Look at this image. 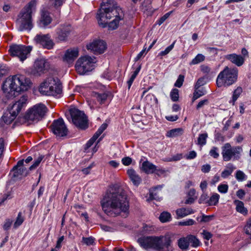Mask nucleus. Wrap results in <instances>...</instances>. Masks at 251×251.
<instances>
[{
  "mask_svg": "<svg viewBox=\"0 0 251 251\" xmlns=\"http://www.w3.org/2000/svg\"><path fill=\"white\" fill-rule=\"evenodd\" d=\"M105 213L108 214L111 210L117 214L128 211L129 205L127 196L123 188L114 186L106 192L100 201Z\"/></svg>",
  "mask_w": 251,
  "mask_h": 251,
  "instance_id": "nucleus-1",
  "label": "nucleus"
},
{
  "mask_svg": "<svg viewBox=\"0 0 251 251\" xmlns=\"http://www.w3.org/2000/svg\"><path fill=\"white\" fill-rule=\"evenodd\" d=\"M124 16L123 10L114 4L113 0H103L97 13L98 23L103 28L107 26L108 20L115 18L108 24V27L111 30L118 27L120 21L123 19Z\"/></svg>",
  "mask_w": 251,
  "mask_h": 251,
  "instance_id": "nucleus-2",
  "label": "nucleus"
},
{
  "mask_svg": "<svg viewBox=\"0 0 251 251\" xmlns=\"http://www.w3.org/2000/svg\"><path fill=\"white\" fill-rule=\"evenodd\" d=\"M31 84L30 80L24 75H15L7 77L3 82L2 90L5 96L10 99L15 96L16 93L26 91Z\"/></svg>",
  "mask_w": 251,
  "mask_h": 251,
  "instance_id": "nucleus-3",
  "label": "nucleus"
},
{
  "mask_svg": "<svg viewBox=\"0 0 251 251\" xmlns=\"http://www.w3.org/2000/svg\"><path fill=\"white\" fill-rule=\"evenodd\" d=\"M138 242L144 249H153L156 251H172V240L168 235L160 237L144 236L138 239Z\"/></svg>",
  "mask_w": 251,
  "mask_h": 251,
  "instance_id": "nucleus-4",
  "label": "nucleus"
},
{
  "mask_svg": "<svg viewBox=\"0 0 251 251\" xmlns=\"http://www.w3.org/2000/svg\"><path fill=\"white\" fill-rule=\"evenodd\" d=\"M36 1L31 0L21 11L19 15L20 25L19 29L21 31L30 30L33 26L32 14L36 11Z\"/></svg>",
  "mask_w": 251,
  "mask_h": 251,
  "instance_id": "nucleus-5",
  "label": "nucleus"
},
{
  "mask_svg": "<svg viewBox=\"0 0 251 251\" xmlns=\"http://www.w3.org/2000/svg\"><path fill=\"white\" fill-rule=\"evenodd\" d=\"M238 72L237 69L226 66L218 74L216 80V85L218 88H227L234 84L237 80Z\"/></svg>",
  "mask_w": 251,
  "mask_h": 251,
  "instance_id": "nucleus-6",
  "label": "nucleus"
},
{
  "mask_svg": "<svg viewBox=\"0 0 251 251\" xmlns=\"http://www.w3.org/2000/svg\"><path fill=\"white\" fill-rule=\"evenodd\" d=\"M39 91L43 95L57 96L62 92V86L58 78L49 77L41 83Z\"/></svg>",
  "mask_w": 251,
  "mask_h": 251,
  "instance_id": "nucleus-7",
  "label": "nucleus"
},
{
  "mask_svg": "<svg viewBox=\"0 0 251 251\" xmlns=\"http://www.w3.org/2000/svg\"><path fill=\"white\" fill-rule=\"evenodd\" d=\"M27 100V97L23 96L8 108V111L5 113L2 117L5 124L9 125L14 121L22 108L25 107Z\"/></svg>",
  "mask_w": 251,
  "mask_h": 251,
  "instance_id": "nucleus-8",
  "label": "nucleus"
},
{
  "mask_svg": "<svg viewBox=\"0 0 251 251\" xmlns=\"http://www.w3.org/2000/svg\"><path fill=\"white\" fill-rule=\"evenodd\" d=\"M47 108L42 103H38L34 105L27 111L23 118L25 122L30 124L31 122H37L42 120L46 113Z\"/></svg>",
  "mask_w": 251,
  "mask_h": 251,
  "instance_id": "nucleus-9",
  "label": "nucleus"
},
{
  "mask_svg": "<svg viewBox=\"0 0 251 251\" xmlns=\"http://www.w3.org/2000/svg\"><path fill=\"white\" fill-rule=\"evenodd\" d=\"M223 160L229 161L231 160H238L241 158V152L243 151L241 146L232 147L230 143H226L222 147Z\"/></svg>",
  "mask_w": 251,
  "mask_h": 251,
  "instance_id": "nucleus-10",
  "label": "nucleus"
},
{
  "mask_svg": "<svg viewBox=\"0 0 251 251\" xmlns=\"http://www.w3.org/2000/svg\"><path fill=\"white\" fill-rule=\"evenodd\" d=\"M96 62L94 57L87 55L81 57L75 63V70L79 74L84 75L93 69V65Z\"/></svg>",
  "mask_w": 251,
  "mask_h": 251,
  "instance_id": "nucleus-11",
  "label": "nucleus"
},
{
  "mask_svg": "<svg viewBox=\"0 0 251 251\" xmlns=\"http://www.w3.org/2000/svg\"><path fill=\"white\" fill-rule=\"evenodd\" d=\"M70 113L73 124L77 128L84 130L88 127V120L83 111L76 108H73L70 109Z\"/></svg>",
  "mask_w": 251,
  "mask_h": 251,
  "instance_id": "nucleus-12",
  "label": "nucleus"
},
{
  "mask_svg": "<svg viewBox=\"0 0 251 251\" xmlns=\"http://www.w3.org/2000/svg\"><path fill=\"white\" fill-rule=\"evenodd\" d=\"M31 48L22 45H13L10 46L9 52L11 55L18 57L21 61L27 58V55L30 52Z\"/></svg>",
  "mask_w": 251,
  "mask_h": 251,
  "instance_id": "nucleus-13",
  "label": "nucleus"
},
{
  "mask_svg": "<svg viewBox=\"0 0 251 251\" xmlns=\"http://www.w3.org/2000/svg\"><path fill=\"white\" fill-rule=\"evenodd\" d=\"M50 128L54 134L58 137L66 136L68 133V128L62 118L54 120L51 125Z\"/></svg>",
  "mask_w": 251,
  "mask_h": 251,
  "instance_id": "nucleus-14",
  "label": "nucleus"
},
{
  "mask_svg": "<svg viewBox=\"0 0 251 251\" xmlns=\"http://www.w3.org/2000/svg\"><path fill=\"white\" fill-rule=\"evenodd\" d=\"M50 64L45 58L37 59L34 65L33 74L35 75H40L47 73L50 69Z\"/></svg>",
  "mask_w": 251,
  "mask_h": 251,
  "instance_id": "nucleus-15",
  "label": "nucleus"
},
{
  "mask_svg": "<svg viewBox=\"0 0 251 251\" xmlns=\"http://www.w3.org/2000/svg\"><path fill=\"white\" fill-rule=\"evenodd\" d=\"M34 40L37 44L48 50L51 49L54 45L53 41L50 39V36L48 34H38L35 36Z\"/></svg>",
  "mask_w": 251,
  "mask_h": 251,
  "instance_id": "nucleus-16",
  "label": "nucleus"
},
{
  "mask_svg": "<svg viewBox=\"0 0 251 251\" xmlns=\"http://www.w3.org/2000/svg\"><path fill=\"white\" fill-rule=\"evenodd\" d=\"M106 48V43L102 40H96L87 45V49L95 54L103 53Z\"/></svg>",
  "mask_w": 251,
  "mask_h": 251,
  "instance_id": "nucleus-17",
  "label": "nucleus"
},
{
  "mask_svg": "<svg viewBox=\"0 0 251 251\" xmlns=\"http://www.w3.org/2000/svg\"><path fill=\"white\" fill-rule=\"evenodd\" d=\"M24 160H19L18 161L17 165L13 168V176L14 177H18L20 176H26L28 175L29 172L26 168L24 166Z\"/></svg>",
  "mask_w": 251,
  "mask_h": 251,
  "instance_id": "nucleus-18",
  "label": "nucleus"
},
{
  "mask_svg": "<svg viewBox=\"0 0 251 251\" xmlns=\"http://www.w3.org/2000/svg\"><path fill=\"white\" fill-rule=\"evenodd\" d=\"M71 31L70 25H61L57 29V38L60 41L66 40Z\"/></svg>",
  "mask_w": 251,
  "mask_h": 251,
  "instance_id": "nucleus-19",
  "label": "nucleus"
},
{
  "mask_svg": "<svg viewBox=\"0 0 251 251\" xmlns=\"http://www.w3.org/2000/svg\"><path fill=\"white\" fill-rule=\"evenodd\" d=\"M78 56V50L76 48L67 50L63 57V61L71 64Z\"/></svg>",
  "mask_w": 251,
  "mask_h": 251,
  "instance_id": "nucleus-20",
  "label": "nucleus"
},
{
  "mask_svg": "<svg viewBox=\"0 0 251 251\" xmlns=\"http://www.w3.org/2000/svg\"><path fill=\"white\" fill-rule=\"evenodd\" d=\"M226 58L238 67L241 66L245 62V59L243 56L235 53L227 55Z\"/></svg>",
  "mask_w": 251,
  "mask_h": 251,
  "instance_id": "nucleus-21",
  "label": "nucleus"
},
{
  "mask_svg": "<svg viewBox=\"0 0 251 251\" xmlns=\"http://www.w3.org/2000/svg\"><path fill=\"white\" fill-rule=\"evenodd\" d=\"M195 213V211L190 207H182L178 208L176 211V219L182 218L190 214Z\"/></svg>",
  "mask_w": 251,
  "mask_h": 251,
  "instance_id": "nucleus-22",
  "label": "nucleus"
},
{
  "mask_svg": "<svg viewBox=\"0 0 251 251\" xmlns=\"http://www.w3.org/2000/svg\"><path fill=\"white\" fill-rule=\"evenodd\" d=\"M141 169L146 174H152L156 170V166L147 160L143 162Z\"/></svg>",
  "mask_w": 251,
  "mask_h": 251,
  "instance_id": "nucleus-23",
  "label": "nucleus"
},
{
  "mask_svg": "<svg viewBox=\"0 0 251 251\" xmlns=\"http://www.w3.org/2000/svg\"><path fill=\"white\" fill-rule=\"evenodd\" d=\"M127 174L130 180L135 185L137 186L140 183L141 179L136 174L134 170L132 169L127 170Z\"/></svg>",
  "mask_w": 251,
  "mask_h": 251,
  "instance_id": "nucleus-24",
  "label": "nucleus"
},
{
  "mask_svg": "<svg viewBox=\"0 0 251 251\" xmlns=\"http://www.w3.org/2000/svg\"><path fill=\"white\" fill-rule=\"evenodd\" d=\"M236 205V210L239 213L242 214L244 215H246L248 214V210L244 207L243 202L239 200H235L234 201Z\"/></svg>",
  "mask_w": 251,
  "mask_h": 251,
  "instance_id": "nucleus-25",
  "label": "nucleus"
},
{
  "mask_svg": "<svg viewBox=\"0 0 251 251\" xmlns=\"http://www.w3.org/2000/svg\"><path fill=\"white\" fill-rule=\"evenodd\" d=\"M243 92V89L241 87H237L233 92V94L231 100L229 101L230 103H232V105L235 104V103L238 98L240 97Z\"/></svg>",
  "mask_w": 251,
  "mask_h": 251,
  "instance_id": "nucleus-26",
  "label": "nucleus"
},
{
  "mask_svg": "<svg viewBox=\"0 0 251 251\" xmlns=\"http://www.w3.org/2000/svg\"><path fill=\"white\" fill-rule=\"evenodd\" d=\"M92 96L96 99L100 103L102 104L107 99V94L105 93H99L96 92H93Z\"/></svg>",
  "mask_w": 251,
  "mask_h": 251,
  "instance_id": "nucleus-27",
  "label": "nucleus"
},
{
  "mask_svg": "<svg viewBox=\"0 0 251 251\" xmlns=\"http://www.w3.org/2000/svg\"><path fill=\"white\" fill-rule=\"evenodd\" d=\"M235 167L231 163H229L226 166V169L224 170L221 173V176L226 178L231 175Z\"/></svg>",
  "mask_w": 251,
  "mask_h": 251,
  "instance_id": "nucleus-28",
  "label": "nucleus"
},
{
  "mask_svg": "<svg viewBox=\"0 0 251 251\" xmlns=\"http://www.w3.org/2000/svg\"><path fill=\"white\" fill-rule=\"evenodd\" d=\"M178 246L183 251L188 249L189 244L187 239V236L186 237L181 238L178 240Z\"/></svg>",
  "mask_w": 251,
  "mask_h": 251,
  "instance_id": "nucleus-29",
  "label": "nucleus"
},
{
  "mask_svg": "<svg viewBox=\"0 0 251 251\" xmlns=\"http://www.w3.org/2000/svg\"><path fill=\"white\" fill-rule=\"evenodd\" d=\"M183 129L181 128H174L167 132L166 136L168 137H175L182 135Z\"/></svg>",
  "mask_w": 251,
  "mask_h": 251,
  "instance_id": "nucleus-30",
  "label": "nucleus"
},
{
  "mask_svg": "<svg viewBox=\"0 0 251 251\" xmlns=\"http://www.w3.org/2000/svg\"><path fill=\"white\" fill-rule=\"evenodd\" d=\"M220 195L217 193L213 194L207 201L208 204L209 206L216 205L219 202Z\"/></svg>",
  "mask_w": 251,
  "mask_h": 251,
  "instance_id": "nucleus-31",
  "label": "nucleus"
},
{
  "mask_svg": "<svg viewBox=\"0 0 251 251\" xmlns=\"http://www.w3.org/2000/svg\"><path fill=\"white\" fill-rule=\"evenodd\" d=\"M187 239L189 241V244H191V246L196 248L200 245V242L196 238V237L193 235H189L187 236Z\"/></svg>",
  "mask_w": 251,
  "mask_h": 251,
  "instance_id": "nucleus-32",
  "label": "nucleus"
},
{
  "mask_svg": "<svg viewBox=\"0 0 251 251\" xmlns=\"http://www.w3.org/2000/svg\"><path fill=\"white\" fill-rule=\"evenodd\" d=\"M51 22V18L49 15L44 12L42 15L41 23L44 25L46 26L49 25Z\"/></svg>",
  "mask_w": 251,
  "mask_h": 251,
  "instance_id": "nucleus-33",
  "label": "nucleus"
},
{
  "mask_svg": "<svg viewBox=\"0 0 251 251\" xmlns=\"http://www.w3.org/2000/svg\"><path fill=\"white\" fill-rule=\"evenodd\" d=\"M171 215L168 212H163L159 216V220L162 223L167 222L170 221Z\"/></svg>",
  "mask_w": 251,
  "mask_h": 251,
  "instance_id": "nucleus-34",
  "label": "nucleus"
},
{
  "mask_svg": "<svg viewBox=\"0 0 251 251\" xmlns=\"http://www.w3.org/2000/svg\"><path fill=\"white\" fill-rule=\"evenodd\" d=\"M205 59V56L202 54H198L197 56L191 61L190 63V65H196L198 64L202 61H203Z\"/></svg>",
  "mask_w": 251,
  "mask_h": 251,
  "instance_id": "nucleus-35",
  "label": "nucleus"
},
{
  "mask_svg": "<svg viewBox=\"0 0 251 251\" xmlns=\"http://www.w3.org/2000/svg\"><path fill=\"white\" fill-rule=\"evenodd\" d=\"M208 137V134L206 133L200 134L198 138V144L203 146L206 143V139Z\"/></svg>",
  "mask_w": 251,
  "mask_h": 251,
  "instance_id": "nucleus-36",
  "label": "nucleus"
},
{
  "mask_svg": "<svg viewBox=\"0 0 251 251\" xmlns=\"http://www.w3.org/2000/svg\"><path fill=\"white\" fill-rule=\"evenodd\" d=\"M44 156L39 155L38 158L34 161V163L29 168V170L31 171L36 168L43 159Z\"/></svg>",
  "mask_w": 251,
  "mask_h": 251,
  "instance_id": "nucleus-37",
  "label": "nucleus"
},
{
  "mask_svg": "<svg viewBox=\"0 0 251 251\" xmlns=\"http://www.w3.org/2000/svg\"><path fill=\"white\" fill-rule=\"evenodd\" d=\"M22 215V212H19V213L18 214V216L16 218V220L14 224V227L15 228H17L18 226H19L20 225H21L22 224V223H23L24 219Z\"/></svg>",
  "mask_w": 251,
  "mask_h": 251,
  "instance_id": "nucleus-38",
  "label": "nucleus"
},
{
  "mask_svg": "<svg viewBox=\"0 0 251 251\" xmlns=\"http://www.w3.org/2000/svg\"><path fill=\"white\" fill-rule=\"evenodd\" d=\"M178 90L177 89L175 88L173 89L170 93V97L171 100L173 101H176L178 100L179 98V94H178Z\"/></svg>",
  "mask_w": 251,
  "mask_h": 251,
  "instance_id": "nucleus-39",
  "label": "nucleus"
},
{
  "mask_svg": "<svg viewBox=\"0 0 251 251\" xmlns=\"http://www.w3.org/2000/svg\"><path fill=\"white\" fill-rule=\"evenodd\" d=\"M95 239L91 236L89 237H83L82 239V242L87 246L93 245L95 243Z\"/></svg>",
  "mask_w": 251,
  "mask_h": 251,
  "instance_id": "nucleus-40",
  "label": "nucleus"
},
{
  "mask_svg": "<svg viewBox=\"0 0 251 251\" xmlns=\"http://www.w3.org/2000/svg\"><path fill=\"white\" fill-rule=\"evenodd\" d=\"M175 44V41H174L171 45L168 46L164 50L161 51L158 54L160 56H165L168 54L174 48Z\"/></svg>",
  "mask_w": 251,
  "mask_h": 251,
  "instance_id": "nucleus-41",
  "label": "nucleus"
},
{
  "mask_svg": "<svg viewBox=\"0 0 251 251\" xmlns=\"http://www.w3.org/2000/svg\"><path fill=\"white\" fill-rule=\"evenodd\" d=\"M235 177L237 180L242 181L246 179V176L243 172L240 170H238L236 172Z\"/></svg>",
  "mask_w": 251,
  "mask_h": 251,
  "instance_id": "nucleus-42",
  "label": "nucleus"
},
{
  "mask_svg": "<svg viewBox=\"0 0 251 251\" xmlns=\"http://www.w3.org/2000/svg\"><path fill=\"white\" fill-rule=\"evenodd\" d=\"M209 154L214 158H217L219 156L218 153V148L216 147H213L209 151Z\"/></svg>",
  "mask_w": 251,
  "mask_h": 251,
  "instance_id": "nucleus-43",
  "label": "nucleus"
},
{
  "mask_svg": "<svg viewBox=\"0 0 251 251\" xmlns=\"http://www.w3.org/2000/svg\"><path fill=\"white\" fill-rule=\"evenodd\" d=\"M184 80V76L183 75H180L175 83V86L178 88L181 87L183 84Z\"/></svg>",
  "mask_w": 251,
  "mask_h": 251,
  "instance_id": "nucleus-44",
  "label": "nucleus"
},
{
  "mask_svg": "<svg viewBox=\"0 0 251 251\" xmlns=\"http://www.w3.org/2000/svg\"><path fill=\"white\" fill-rule=\"evenodd\" d=\"M204 95V93L201 90L195 89V92L193 94V100L194 101L196 100L199 98L200 97Z\"/></svg>",
  "mask_w": 251,
  "mask_h": 251,
  "instance_id": "nucleus-45",
  "label": "nucleus"
},
{
  "mask_svg": "<svg viewBox=\"0 0 251 251\" xmlns=\"http://www.w3.org/2000/svg\"><path fill=\"white\" fill-rule=\"evenodd\" d=\"M228 186L227 184H221L218 187V190L221 193L225 194L227 192Z\"/></svg>",
  "mask_w": 251,
  "mask_h": 251,
  "instance_id": "nucleus-46",
  "label": "nucleus"
},
{
  "mask_svg": "<svg viewBox=\"0 0 251 251\" xmlns=\"http://www.w3.org/2000/svg\"><path fill=\"white\" fill-rule=\"evenodd\" d=\"M195 223V222L193 219H189L185 221L179 222L178 225L181 226H192Z\"/></svg>",
  "mask_w": 251,
  "mask_h": 251,
  "instance_id": "nucleus-47",
  "label": "nucleus"
},
{
  "mask_svg": "<svg viewBox=\"0 0 251 251\" xmlns=\"http://www.w3.org/2000/svg\"><path fill=\"white\" fill-rule=\"evenodd\" d=\"M205 83L206 82L205 81V78L204 77L200 78L199 79H198V80H197V81L195 84V89H199V88L201 86L204 85L205 84Z\"/></svg>",
  "mask_w": 251,
  "mask_h": 251,
  "instance_id": "nucleus-48",
  "label": "nucleus"
},
{
  "mask_svg": "<svg viewBox=\"0 0 251 251\" xmlns=\"http://www.w3.org/2000/svg\"><path fill=\"white\" fill-rule=\"evenodd\" d=\"M8 72V68L5 65H0V77L6 75Z\"/></svg>",
  "mask_w": 251,
  "mask_h": 251,
  "instance_id": "nucleus-49",
  "label": "nucleus"
},
{
  "mask_svg": "<svg viewBox=\"0 0 251 251\" xmlns=\"http://www.w3.org/2000/svg\"><path fill=\"white\" fill-rule=\"evenodd\" d=\"M208 196L207 194L203 193L200 197L199 200V203H207V202L208 200Z\"/></svg>",
  "mask_w": 251,
  "mask_h": 251,
  "instance_id": "nucleus-50",
  "label": "nucleus"
},
{
  "mask_svg": "<svg viewBox=\"0 0 251 251\" xmlns=\"http://www.w3.org/2000/svg\"><path fill=\"white\" fill-rule=\"evenodd\" d=\"M12 222H13L12 220H11L9 219H6L4 222L3 226V228L4 230H9L11 226Z\"/></svg>",
  "mask_w": 251,
  "mask_h": 251,
  "instance_id": "nucleus-51",
  "label": "nucleus"
},
{
  "mask_svg": "<svg viewBox=\"0 0 251 251\" xmlns=\"http://www.w3.org/2000/svg\"><path fill=\"white\" fill-rule=\"evenodd\" d=\"M182 158V154L181 153H177L176 155L173 156L171 158H170L168 161H176L180 160Z\"/></svg>",
  "mask_w": 251,
  "mask_h": 251,
  "instance_id": "nucleus-52",
  "label": "nucleus"
},
{
  "mask_svg": "<svg viewBox=\"0 0 251 251\" xmlns=\"http://www.w3.org/2000/svg\"><path fill=\"white\" fill-rule=\"evenodd\" d=\"M201 70L203 73L208 74L210 72L211 68L207 65H202L201 66Z\"/></svg>",
  "mask_w": 251,
  "mask_h": 251,
  "instance_id": "nucleus-53",
  "label": "nucleus"
},
{
  "mask_svg": "<svg viewBox=\"0 0 251 251\" xmlns=\"http://www.w3.org/2000/svg\"><path fill=\"white\" fill-rule=\"evenodd\" d=\"M132 162V159L129 157H125L122 158V162L125 166L129 165Z\"/></svg>",
  "mask_w": 251,
  "mask_h": 251,
  "instance_id": "nucleus-54",
  "label": "nucleus"
},
{
  "mask_svg": "<svg viewBox=\"0 0 251 251\" xmlns=\"http://www.w3.org/2000/svg\"><path fill=\"white\" fill-rule=\"evenodd\" d=\"M208 103V100L207 99H205L202 100H201L197 105V109H199L200 108L203 107L204 105H207Z\"/></svg>",
  "mask_w": 251,
  "mask_h": 251,
  "instance_id": "nucleus-55",
  "label": "nucleus"
},
{
  "mask_svg": "<svg viewBox=\"0 0 251 251\" xmlns=\"http://www.w3.org/2000/svg\"><path fill=\"white\" fill-rule=\"evenodd\" d=\"M245 194L246 193L243 189H239L236 192V196L241 200L244 198Z\"/></svg>",
  "mask_w": 251,
  "mask_h": 251,
  "instance_id": "nucleus-56",
  "label": "nucleus"
},
{
  "mask_svg": "<svg viewBox=\"0 0 251 251\" xmlns=\"http://www.w3.org/2000/svg\"><path fill=\"white\" fill-rule=\"evenodd\" d=\"M197 199V197H189L185 201L184 203L185 204H191L193 203Z\"/></svg>",
  "mask_w": 251,
  "mask_h": 251,
  "instance_id": "nucleus-57",
  "label": "nucleus"
},
{
  "mask_svg": "<svg viewBox=\"0 0 251 251\" xmlns=\"http://www.w3.org/2000/svg\"><path fill=\"white\" fill-rule=\"evenodd\" d=\"M202 234L203 238L207 240H209L212 236V234L211 233L205 230H203Z\"/></svg>",
  "mask_w": 251,
  "mask_h": 251,
  "instance_id": "nucleus-58",
  "label": "nucleus"
},
{
  "mask_svg": "<svg viewBox=\"0 0 251 251\" xmlns=\"http://www.w3.org/2000/svg\"><path fill=\"white\" fill-rule=\"evenodd\" d=\"M211 169V166L209 164L204 165L201 167V171L203 173H208Z\"/></svg>",
  "mask_w": 251,
  "mask_h": 251,
  "instance_id": "nucleus-59",
  "label": "nucleus"
},
{
  "mask_svg": "<svg viewBox=\"0 0 251 251\" xmlns=\"http://www.w3.org/2000/svg\"><path fill=\"white\" fill-rule=\"evenodd\" d=\"M65 0H54V6L57 8L61 6L64 2Z\"/></svg>",
  "mask_w": 251,
  "mask_h": 251,
  "instance_id": "nucleus-60",
  "label": "nucleus"
},
{
  "mask_svg": "<svg viewBox=\"0 0 251 251\" xmlns=\"http://www.w3.org/2000/svg\"><path fill=\"white\" fill-rule=\"evenodd\" d=\"M197 156V153L194 151L189 152V154L187 156V159H192L195 158Z\"/></svg>",
  "mask_w": 251,
  "mask_h": 251,
  "instance_id": "nucleus-61",
  "label": "nucleus"
},
{
  "mask_svg": "<svg viewBox=\"0 0 251 251\" xmlns=\"http://www.w3.org/2000/svg\"><path fill=\"white\" fill-rule=\"evenodd\" d=\"M146 50V48H145L141 51H140L135 58V61L138 60L142 56H143L144 54H146L148 51L147 50Z\"/></svg>",
  "mask_w": 251,
  "mask_h": 251,
  "instance_id": "nucleus-62",
  "label": "nucleus"
},
{
  "mask_svg": "<svg viewBox=\"0 0 251 251\" xmlns=\"http://www.w3.org/2000/svg\"><path fill=\"white\" fill-rule=\"evenodd\" d=\"M166 119L168 121H169L174 122V121H176L178 119V116H177V115H175V116H172V115L167 116H166Z\"/></svg>",
  "mask_w": 251,
  "mask_h": 251,
  "instance_id": "nucleus-63",
  "label": "nucleus"
},
{
  "mask_svg": "<svg viewBox=\"0 0 251 251\" xmlns=\"http://www.w3.org/2000/svg\"><path fill=\"white\" fill-rule=\"evenodd\" d=\"M107 124L106 123L102 124L101 126L99 128L98 131L101 134L107 128Z\"/></svg>",
  "mask_w": 251,
  "mask_h": 251,
  "instance_id": "nucleus-64",
  "label": "nucleus"
}]
</instances>
